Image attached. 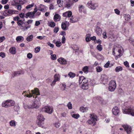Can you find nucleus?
Here are the masks:
<instances>
[{"label":"nucleus","mask_w":134,"mask_h":134,"mask_svg":"<svg viewBox=\"0 0 134 134\" xmlns=\"http://www.w3.org/2000/svg\"><path fill=\"white\" fill-rule=\"evenodd\" d=\"M17 23L20 29L24 31L27 30L30 27V25L27 24L26 22L24 23L23 21L21 20H19Z\"/></svg>","instance_id":"nucleus-1"},{"label":"nucleus","mask_w":134,"mask_h":134,"mask_svg":"<svg viewBox=\"0 0 134 134\" xmlns=\"http://www.w3.org/2000/svg\"><path fill=\"white\" fill-rule=\"evenodd\" d=\"M123 112L124 114H130L134 116V108L131 106L126 107L123 110Z\"/></svg>","instance_id":"nucleus-2"},{"label":"nucleus","mask_w":134,"mask_h":134,"mask_svg":"<svg viewBox=\"0 0 134 134\" xmlns=\"http://www.w3.org/2000/svg\"><path fill=\"white\" fill-rule=\"evenodd\" d=\"M15 104L14 101L12 100H8L3 102L2 105V107L8 108L11 106H12Z\"/></svg>","instance_id":"nucleus-3"},{"label":"nucleus","mask_w":134,"mask_h":134,"mask_svg":"<svg viewBox=\"0 0 134 134\" xmlns=\"http://www.w3.org/2000/svg\"><path fill=\"white\" fill-rule=\"evenodd\" d=\"M28 92L30 94L26 95V97H28L30 98L33 96L34 98V96H33L32 95L34 94L36 96H37L40 95V92L38 89L37 88H35L34 90H32L31 91V93H30V91L29 90Z\"/></svg>","instance_id":"nucleus-4"},{"label":"nucleus","mask_w":134,"mask_h":134,"mask_svg":"<svg viewBox=\"0 0 134 134\" xmlns=\"http://www.w3.org/2000/svg\"><path fill=\"white\" fill-rule=\"evenodd\" d=\"M90 117L91 118L87 122L88 125L94 126L96 124V121H97L96 116L93 114H91Z\"/></svg>","instance_id":"nucleus-5"},{"label":"nucleus","mask_w":134,"mask_h":134,"mask_svg":"<svg viewBox=\"0 0 134 134\" xmlns=\"http://www.w3.org/2000/svg\"><path fill=\"white\" fill-rule=\"evenodd\" d=\"M116 87V83L115 80H111L109 83L108 90L110 91L113 92L114 91Z\"/></svg>","instance_id":"nucleus-6"},{"label":"nucleus","mask_w":134,"mask_h":134,"mask_svg":"<svg viewBox=\"0 0 134 134\" xmlns=\"http://www.w3.org/2000/svg\"><path fill=\"white\" fill-rule=\"evenodd\" d=\"M40 103V102H38L37 100H35V102H34V103L32 105L29 106L27 105L26 106L24 105V108L25 109H27L28 108L29 109L31 108H38L39 107V105Z\"/></svg>","instance_id":"nucleus-7"},{"label":"nucleus","mask_w":134,"mask_h":134,"mask_svg":"<svg viewBox=\"0 0 134 134\" xmlns=\"http://www.w3.org/2000/svg\"><path fill=\"white\" fill-rule=\"evenodd\" d=\"M41 111L44 112L49 114H51L53 111V108L52 107L46 106L41 109Z\"/></svg>","instance_id":"nucleus-8"},{"label":"nucleus","mask_w":134,"mask_h":134,"mask_svg":"<svg viewBox=\"0 0 134 134\" xmlns=\"http://www.w3.org/2000/svg\"><path fill=\"white\" fill-rule=\"evenodd\" d=\"M96 4H95L93 3L92 1H90L87 3L86 5L91 9L94 10L97 7V6H96Z\"/></svg>","instance_id":"nucleus-9"},{"label":"nucleus","mask_w":134,"mask_h":134,"mask_svg":"<svg viewBox=\"0 0 134 134\" xmlns=\"http://www.w3.org/2000/svg\"><path fill=\"white\" fill-rule=\"evenodd\" d=\"M14 11L11 9H9L5 10L3 13L4 15L7 16L10 15H11L13 14Z\"/></svg>","instance_id":"nucleus-10"},{"label":"nucleus","mask_w":134,"mask_h":134,"mask_svg":"<svg viewBox=\"0 0 134 134\" xmlns=\"http://www.w3.org/2000/svg\"><path fill=\"white\" fill-rule=\"evenodd\" d=\"M58 61L60 64L63 65H65L67 64L66 60L63 58H59L57 59Z\"/></svg>","instance_id":"nucleus-11"},{"label":"nucleus","mask_w":134,"mask_h":134,"mask_svg":"<svg viewBox=\"0 0 134 134\" xmlns=\"http://www.w3.org/2000/svg\"><path fill=\"white\" fill-rule=\"evenodd\" d=\"M122 126L127 133H129L131 132V127L127 125H124Z\"/></svg>","instance_id":"nucleus-12"},{"label":"nucleus","mask_w":134,"mask_h":134,"mask_svg":"<svg viewBox=\"0 0 134 134\" xmlns=\"http://www.w3.org/2000/svg\"><path fill=\"white\" fill-rule=\"evenodd\" d=\"M112 111L114 115H118L119 112L118 108L116 106L114 107L112 110Z\"/></svg>","instance_id":"nucleus-13"},{"label":"nucleus","mask_w":134,"mask_h":134,"mask_svg":"<svg viewBox=\"0 0 134 134\" xmlns=\"http://www.w3.org/2000/svg\"><path fill=\"white\" fill-rule=\"evenodd\" d=\"M22 74H23V73L22 71H15L14 72H13L11 78H13L15 77L19 76Z\"/></svg>","instance_id":"nucleus-14"},{"label":"nucleus","mask_w":134,"mask_h":134,"mask_svg":"<svg viewBox=\"0 0 134 134\" xmlns=\"http://www.w3.org/2000/svg\"><path fill=\"white\" fill-rule=\"evenodd\" d=\"M108 78L106 75H103L101 76V80L102 82H104V83H106L108 81Z\"/></svg>","instance_id":"nucleus-15"},{"label":"nucleus","mask_w":134,"mask_h":134,"mask_svg":"<svg viewBox=\"0 0 134 134\" xmlns=\"http://www.w3.org/2000/svg\"><path fill=\"white\" fill-rule=\"evenodd\" d=\"M22 2L21 0H19L18 3V4L16 5V7L17 8V9L18 10H21V5H23V3Z\"/></svg>","instance_id":"nucleus-16"},{"label":"nucleus","mask_w":134,"mask_h":134,"mask_svg":"<svg viewBox=\"0 0 134 134\" xmlns=\"http://www.w3.org/2000/svg\"><path fill=\"white\" fill-rule=\"evenodd\" d=\"M96 32L98 35L100 36L101 35L102 31V30L100 27L97 26L96 27Z\"/></svg>","instance_id":"nucleus-17"},{"label":"nucleus","mask_w":134,"mask_h":134,"mask_svg":"<svg viewBox=\"0 0 134 134\" xmlns=\"http://www.w3.org/2000/svg\"><path fill=\"white\" fill-rule=\"evenodd\" d=\"M72 13L71 12L68 11L67 12H65L63 14V16L64 17H70L72 15Z\"/></svg>","instance_id":"nucleus-18"},{"label":"nucleus","mask_w":134,"mask_h":134,"mask_svg":"<svg viewBox=\"0 0 134 134\" xmlns=\"http://www.w3.org/2000/svg\"><path fill=\"white\" fill-rule=\"evenodd\" d=\"M65 4V7L68 8L70 7L72 3L70 0H66Z\"/></svg>","instance_id":"nucleus-19"},{"label":"nucleus","mask_w":134,"mask_h":134,"mask_svg":"<svg viewBox=\"0 0 134 134\" xmlns=\"http://www.w3.org/2000/svg\"><path fill=\"white\" fill-rule=\"evenodd\" d=\"M35 14L32 12H29L27 13L26 14V17L27 18L28 17H29L31 18H33Z\"/></svg>","instance_id":"nucleus-20"},{"label":"nucleus","mask_w":134,"mask_h":134,"mask_svg":"<svg viewBox=\"0 0 134 134\" xmlns=\"http://www.w3.org/2000/svg\"><path fill=\"white\" fill-rule=\"evenodd\" d=\"M61 27L64 30H67L68 29V27L66 25L65 23L63 22L61 24Z\"/></svg>","instance_id":"nucleus-21"},{"label":"nucleus","mask_w":134,"mask_h":134,"mask_svg":"<svg viewBox=\"0 0 134 134\" xmlns=\"http://www.w3.org/2000/svg\"><path fill=\"white\" fill-rule=\"evenodd\" d=\"M10 52L12 54H15L16 53V49L15 47H11L9 49Z\"/></svg>","instance_id":"nucleus-22"},{"label":"nucleus","mask_w":134,"mask_h":134,"mask_svg":"<svg viewBox=\"0 0 134 134\" xmlns=\"http://www.w3.org/2000/svg\"><path fill=\"white\" fill-rule=\"evenodd\" d=\"M81 87L83 90H86L87 89L88 87L87 83L81 84Z\"/></svg>","instance_id":"nucleus-23"},{"label":"nucleus","mask_w":134,"mask_h":134,"mask_svg":"<svg viewBox=\"0 0 134 134\" xmlns=\"http://www.w3.org/2000/svg\"><path fill=\"white\" fill-rule=\"evenodd\" d=\"M77 19L75 17H73V16H71L70 19V21L71 23H74L77 22Z\"/></svg>","instance_id":"nucleus-24"},{"label":"nucleus","mask_w":134,"mask_h":134,"mask_svg":"<svg viewBox=\"0 0 134 134\" xmlns=\"http://www.w3.org/2000/svg\"><path fill=\"white\" fill-rule=\"evenodd\" d=\"M60 15L58 14H57L54 15V19L55 20L59 21L60 20Z\"/></svg>","instance_id":"nucleus-25"},{"label":"nucleus","mask_w":134,"mask_h":134,"mask_svg":"<svg viewBox=\"0 0 134 134\" xmlns=\"http://www.w3.org/2000/svg\"><path fill=\"white\" fill-rule=\"evenodd\" d=\"M24 40V37L21 36H18L16 38V40L17 41H19L20 42H23Z\"/></svg>","instance_id":"nucleus-26"},{"label":"nucleus","mask_w":134,"mask_h":134,"mask_svg":"<svg viewBox=\"0 0 134 134\" xmlns=\"http://www.w3.org/2000/svg\"><path fill=\"white\" fill-rule=\"evenodd\" d=\"M88 110V108L81 107L80 108V110L81 112L84 113L86 112Z\"/></svg>","instance_id":"nucleus-27"},{"label":"nucleus","mask_w":134,"mask_h":134,"mask_svg":"<svg viewBox=\"0 0 134 134\" xmlns=\"http://www.w3.org/2000/svg\"><path fill=\"white\" fill-rule=\"evenodd\" d=\"M124 18L126 20L129 21L130 20L131 17L129 14H125L124 15Z\"/></svg>","instance_id":"nucleus-28"},{"label":"nucleus","mask_w":134,"mask_h":134,"mask_svg":"<svg viewBox=\"0 0 134 134\" xmlns=\"http://www.w3.org/2000/svg\"><path fill=\"white\" fill-rule=\"evenodd\" d=\"M33 37V35H31L27 37L26 40L29 42L31 41L32 40Z\"/></svg>","instance_id":"nucleus-29"},{"label":"nucleus","mask_w":134,"mask_h":134,"mask_svg":"<svg viewBox=\"0 0 134 134\" xmlns=\"http://www.w3.org/2000/svg\"><path fill=\"white\" fill-rule=\"evenodd\" d=\"M38 120L42 121H43L44 120V119L43 118V116L41 114H40L38 115Z\"/></svg>","instance_id":"nucleus-30"},{"label":"nucleus","mask_w":134,"mask_h":134,"mask_svg":"<svg viewBox=\"0 0 134 134\" xmlns=\"http://www.w3.org/2000/svg\"><path fill=\"white\" fill-rule=\"evenodd\" d=\"M122 70V68L121 66H119L116 67L115 69V71L116 72H118L120 71H121Z\"/></svg>","instance_id":"nucleus-31"},{"label":"nucleus","mask_w":134,"mask_h":134,"mask_svg":"<svg viewBox=\"0 0 134 134\" xmlns=\"http://www.w3.org/2000/svg\"><path fill=\"white\" fill-rule=\"evenodd\" d=\"M88 67L87 66H85L82 69V70L86 73H87L88 72Z\"/></svg>","instance_id":"nucleus-32"},{"label":"nucleus","mask_w":134,"mask_h":134,"mask_svg":"<svg viewBox=\"0 0 134 134\" xmlns=\"http://www.w3.org/2000/svg\"><path fill=\"white\" fill-rule=\"evenodd\" d=\"M48 25L49 26L52 27H54L55 26V24L54 22L51 21L49 22Z\"/></svg>","instance_id":"nucleus-33"},{"label":"nucleus","mask_w":134,"mask_h":134,"mask_svg":"<svg viewBox=\"0 0 134 134\" xmlns=\"http://www.w3.org/2000/svg\"><path fill=\"white\" fill-rule=\"evenodd\" d=\"M84 9V7L82 5H79V12L81 13Z\"/></svg>","instance_id":"nucleus-34"},{"label":"nucleus","mask_w":134,"mask_h":134,"mask_svg":"<svg viewBox=\"0 0 134 134\" xmlns=\"http://www.w3.org/2000/svg\"><path fill=\"white\" fill-rule=\"evenodd\" d=\"M19 0H17L16 1L15 0H14L12 2V4L13 5H14L15 6H16V5L18 4L19 2Z\"/></svg>","instance_id":"nucleus-35"},{"label":"nucleus","mask_w":134,"mask_h":134,"mask_svg":"<svg viewBox=\"0 0 134 134\" xmlns=\"http://www.w3.org/2000/svg\"><path fill=\"white\" fill-rule=\"evenodd\" d=\"M68 76L70 78H73L75 76V73L70 72L68 74Z\"/></svg>","instance_id":"nucleus-36"},{"label":"nucleus","mask_w":134,"mask_h":134,"mask_svg":"<svg viewBox=\"0 0 134 134\" xmlns=\"http://www.w3.org/2000/svg\"><path fill=\"white\" fill-rule=\"evenodd\" d=\"M44 6L42 4H40V7L38 8V10L41 11L42 12L44 10L43 7H44Z\"/></svg>","instance_id":"nucleus-37"},{"label":"nucleus","mask_w":134,"mask_h":134,"mask_svg":"<svg viewBox=\"0 0 134 134\" xmlns=\"http://www.w3.org/2000/svg\"><path fill=\"white\" fill-rule=\"evenodd\" d=\"M97 48L99 51H101L102 49V47L100 44L98 45L97 47Z\"/></svg>","instance_id":"nucleus-38"},{"label":"nucleus","mask_w":134,"mask_h":134,"mask_svg":"<svg viewBox=\"0 0 134 134\" xmlns=\"http://www.w3.org/2000/svg\"><path fill=\"white\" fill-rule=\"evenodd\" d=\"M96 71L97 72H100L102 70V68L100 66H98L96 68Z\"/></svg>","instance_id":"nucleus-39"},{"label":"nucleus","mask_w":134,"mask_h":134,"mask_svg":"<svg viewBox=\"0 0 134 134\" xmlns=\"http://www.w3.org/2000/svg\"><path fill=\"white\" fill-rule=\"evenodd\" d=\"M43 121L39 120L37 124L39 127H42V125L43 124Z\"/></svg>","instance_id":"nucleus-40"},{"label":"nucleus","mask_w":134,"mask_h":134,"mask_svg":"<svg viewBox=\"0 0 134 134\" xmlns=\"http://www.w3.org/2000/svg\"><path fill=\"white\" fill-rule=\"evenodd\" d=\"M10 124L11 126H15L16 125L15 121L14 120H12L10 121Z\"/></svg>","instance_id":"nucleus-41"},{"label":"nucleus","mask_w":134,"mask_h":134,"mask_svg":"<svg viewBox=\"0 0 134 134\" xmlns=\"http://www.w3.org/2000/svg\"><path fill=\"white\" fill-rule=\"evenodd\" d=\"M55 44L56 46L58 47H60L62 45L60 41H57L55 43Z\"/></svg>","instance_id":"nucleus-42"},{"label":"nucleus","mask_w":134,"mask_h":134,"mask_svg":"<svg viewBox=\"0 0 134 134\" xmlns=\"http://www.w3.org/2000/svg\"><path fill=\"white\" fill-rule=\"evenodd\" d=\"M59 75L56 74H55L54 76V80L57 81H59Z\"/></svg>","instance_id":"nucleus-43"},{"label":"nucleus","mask_w":134,"mask_h":134,"mask_svg":"<svg viewBox=\"0 0 134 134\" xmlns=\"http://www.w3.org/2000/svg\"><path fill=\"white\" fill-rule=\"evenodd\" d=\"M85 77L83 76H81L79 77V82L80 84H81V82L82 80L85 79Z\"/></svg>","instance_id":"nucleus-44"},{"label":"nucleus","mask_w":134,"mask_h":134,"mask_svg":"<svg viewBox=\"0 0 134 134\" xmlns=\"http://www.w3.org/2000/svg\"><path fill=\"white\" fill-rule=\"evenodd\" d=\"M72 117L74 118H75L77 119L79 116V114H73L72 115Z\"/></svg>","instance_id":"nucleus-45"},{"label":"nucleus","mask_w":134,"mask_h":134,"mask_svg":"<svg viewBox=\"0 0 134 134\" xmlns=\"http://www.w3.org/2000/svg\"><path fill=\"white\" fill-rule=\"evenodd\" d=\"M103 38H106L107 37L106 35V31H104L103 34Z\"/></svg>","instance_id":"nucleus-46"},{"label":"nucleus","mask_w":134,"mask_h":134,"mask_svg":"<svg viewBox=\"0 0 134 134\" xmlns=\"http://www.w3.org/2000/svg\"><path fill=\"white\" fill-rule=\"evenodd\" d=\"M86 83H87V80L86 78H85L84 80L81 81V84H82Z\"/></svg>","instance_id":"nucleus-47"},{"label":"nucleus","mask_w":134,"mask_h":134,"mask_svg":"<svg viewBox=\"0 0 134 134\" xmlns=\"http://www.w3.org/2000/svg\"><path fill=\"white\" fill-rule=\"evenodd\" d=\"M40 47H38L35 48V52L36 53L38 52L40 50Z\"/></svg>","instance_id":"nucleus-48"},{"label":"nucleus","mask_w":134,"mask_h":134,"mask_svg":"<svg viewBox=\"0 0 134 134\" xmlns=\"http://www.w3.org/2000/svg\"><path fill=\"white\" fill-rule=\"evenodd\" d=\"M51 58L52 60H54L56 59V55L55 54L52 55L51 56Z\"/></svg>","instance_id":"nucleus-49"},{"label":"nucleus","mask_w":134,"mask_h":134,"mask_svg":"<svg viewBox=\"0 0 134 134\" xmlns=\"http://www.w3.org/2000/svg\"><path fill=\"white\" fill-rule=\"evenodd\" d=\"M55 127L57 128H59L60 126V124L59 122H57L54 124Z\"/></svg>","instance_id":"nucleus-50"},{"label":"nucleus","mask_w":134,"mask_h":134,"mask_svg":"<svg viewBox=\"0 0 134 134\" xmlns=\"http://www.w3.org/2000/svg\"><path fill=\"white\" fill-rule=\"evenodd\" d=\"M72 104L71 102H69L67 104V106L69 109H72Z\"/></svg>","instance_id":"nucleus-51"},{"label":"nucleus","mask_w":134,"mask_h":134,"mask_svg":"<svg viewBox=\"0 0 134 134\" xmlns=\"http://www.w3.org/2000/svg\"><path fill=\"white\" fill-rule=\"evenodd\" d=\"M27 57L29 59H31L32 57V54L30 53H29L27 54Z\"/></svg>","instance_id":"nucleus-52"},{"label":"nucleus","mask_w":134,"mask_h":134,"mask_svg":"<svg viewBox=\"0 0 134 134\" xmlns=\"http://www.w3.org/2000/svg\"><path fill=\"white\" fill-rule=\"evenodd\" d=\"M99 101H100V103H104V99L101 97H99Z\"/></svg>","instance_id":"nucleus-53"},{"label":"nucleus","mask_w":134,"mask_h":134,"mask_svg":"<svg viewBox=\"0 0 134 134\" xmlns=\"http://www.w3.org/2000/svg\"><path fill=\"white\" fill-rule=\"evenodd\" d=\"M66 40V38L64 36H63L62 39V42L63 43H64Z\"/></svg>","instance_id":"nucleus-54"},{"label":"nucleus","mask_w":134,"mask_h":134,"mask_svg":"<svg viewBox=\"0 0 134 134\" xmlns=\"http://www.w3.org/2000/svg\"><path fill=\"white\" fill-rule=\"evenodd\" d=\"M114 11L115 12V13L118 14V15H119L120 14V11L118 9H114Z\"/></svg>","instance_id":"nucleus-55"},{"label":"nucleus","mask_w":134,"mask_h":134,"mask_svg":"<svg viewBox=\"0 0 134 134\" xmlns=\"http://www.w3.org/2000/svg\"><path fill=\"white\" fill-rule=\"evenodd\" d=\"M34 5L33 4H30L27 6L26 8L27 9H29L32 7L34 6Z\"/></svg>","instance_id":"nucleus-56"},{"label":"nucleus","mask_w":134,"mask_h":134,"mask_svg":"<svg viewBox=\"0 0 134 134\" xmlns=\"http://www.w3.org/2000/svg\"><path fill=\"white\" fill-rule=\"evenodd\" d=\"M5 56V53L3 52L0 53V57H1L2 58H3Z\"/></svg>","instance_id":"nucleus-57"},{"label":"nucleus","mask_w":134,"mask_h":134,"mask_svg":"<svg viewBox=\"0 0 134 134\" xmlns=\"http://www.w3.org/2000/svg\"><path fill=\"white\" fill-rule=\"evenodd\" d=\"M47 44L48 46H49L51 47L52 48L54 47V45L53 44H51L50 43L48 42L47 43Z\"/></svg>","instance_id":"nucleus-58"},{"label":"nucleus","mask_w":134,"mask_h":134,"mask_svg":"<svg viewBox=\"0 0 134 134\" xmlns=\"http://www.w3.org/2000/svg\"><path fill=\"white\" fill-rule=\"evenodd\" d=\"M110 65V62L108 61L104 66V67L108 68Z\"/></svg>","instance_id":"nucleus-59"},{"label":"nucleus","mask_w":134,"mask_h":134,"mask_svg":"<svg viewBox=\"0 0 134 134\" xmlns=\"http://www.w3.org/2000/svg\"><path fill=\"white\" fill-rule=\"evenodd\" d=\"M20 18L18 16H16L14 18V20L15 21H18L19 20Z\"/></svg>","instance_id":"nucleus-60"},{"label":"nucleus","mask_w":134,"mask_h":134,"mask_svg":"<svg viewBox=\"0 0 134 134\" xmlns=\"http://www.w3.org/2000/svg\"><path fill=\"white\" fill-rule=\"evenodd\" d=\"M5 39V38L4 36L0 37V43L2 42Z\"/></svg>","instance_id":"nucleus-61"},{"label":"nucleus","mask_w":134,"mask_h":134,"mask_svg":"<svg viewBox=\"0 0 134 134\" xmlns=\"http://www.w3.org/2000/svg\"><path fill=\"white\" fill-rule=\"evenodd\" d=\"M59 30V28L58 27H56L54 29V31L56 33H57L58 31Z\"/></svg>","instance_id":"nucleus-62"},{"label":"nucleus","mask_w":134,"mask_h":134,"mask_svg":"<svg viewBox=\"0 0 134 134\" xmlns=\"http://www.w3.org/2000/svg\"><path fill=\"white\" fill-rule=\"evenodd\" d=\"M124 64L127 67H129V63L127 61L124 62Z\"/></svg>","instance_id":"nucleus-63"},{"label":"nucleus","mask_w":134,"mask_h":134,"mask_svg":"<svg viewBox=\"0 0 134 134\" xmlns=\"http://www.w3.org/2000/svg\"><path fill=\"white\" fill-rule=\"evenodd\" d=\"M35 8L34 9V11L32 12L34 13V14H35V13L37 12V8L36 6H35Z\"/></svg>","instance_id":"nucleus-64"}]
</instances>
